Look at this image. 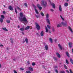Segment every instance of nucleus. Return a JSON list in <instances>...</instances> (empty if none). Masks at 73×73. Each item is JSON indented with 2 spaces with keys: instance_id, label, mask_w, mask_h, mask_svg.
I'll use <instances>...</instances> for the list:
<instances>
[{
  "instance_id": "f257e3e1",
  "label": "nucleus",
  "mask_w": 73,
  "mask_h": 73,
  "mask_svg": "<svg viewBox=\"0 0 73 73\" xmlns=\"http://www.w3.org/2000/svg\"><path fill=\"white\" fill-rule=\"evenodd\" d=\"M20 15L21 17H19V20L21 22H22V21H24L25 22V23L27 24L28 23V21L27 19V18H26V17L25 16H23V14L22 13H20Z\"/></svg>"
},
{
  "instance_id": "f03ea898",
  "label": "nucleus",
  "mask_w": 73,
  "mask_h": 73,
  "mask_svg": "<svg viewBox=\"0 0 73 73\" xmlns=\"http://www.w3.org/2000/svg\"><path fill=\"white\" fill-rule=\"evenodd\" d=\"M46 2L45 1H41V5L44 6V8H45V7H46Z\"/></svg>"
},
{
  "instance_id": "7ed1b4c3",
  "label": "nucleus",
  "mask_w": 73,
  "mask_h": 73,
  "mask_svg": "<svg viewBox=\"0 0 73 73\" xmlns=\"http://www.w3.org/2000/svg\"><path fill=\"white\" fill-rule=\"evenodd\" d=\"M35 24L36 26V28H37V30L39 31L40 30V26L37 23H35Z\"/></svg>"
},
{
  "instance_id": "20e7f679",
  "label": "nucleus",
  "mask_w": 73,
  "mask_h": 73,
  "mask_svg": "<svg viewBox=\"0 0 73 73\" xmlns=\"http://www.w3.org/2000/svg\"><path fill=\"white\" fill-rule=\"evenodd\" d=\"M33 7L34 8L35 11L36 13L38 15V14H39V13L38 12V11H37V9H36V7L34 5H33Z\"/></svg>"
},
{
  "instance_id": "39448f33",
  "label": "nucleus",
  "mask_w": 73,
  "mask_h": 73,
  "mask_svg": "<svg viewBox=\"0 0 73 73\" xmlns=\"http://www.w3.org/2000/svg\"><path fill=\"white\" fill-rule=\"evenodd\" d=\"M61 24L63 26H65V27H67L68 25H67V23L66 22L65 23L63 22L61 23Z\"/></svg>"
},
{
  "instance_id": "423d86ee",
  "label": "nucleus",
  "mask_w": 73,
  "mask_h": 73,
  "mask_svg": "<svg viewBox=\"0 0 73 73\" xmlns=\"http://www.w3.org/2000/svg\"><path fill=\"white\" fill-rule=\"evenodd\" d=\"M8 9L11 11H13V8L12 7V6L11 5L9 6Z\"/></svg>"
},
{
  "instance_id": "0eeeda50",
  "label": "nucleus",
  "mask_w": 73,
  "mask_h": 73,
  "mask_svg": "<svg viewBox=\"0 0 73 73\" xmlns=\"http://www.w3.org/2000/svg\"><path fill=\"white\" fill-rule=\"evenodd\" d=\"M25 41L26 42V44H28V39L27 38H26L25 40L23 41V43H24Z\"/></svg>"
},
{
  "instance_id": "6e6552de",
  "label": "nucleus",
  "mask_w": 73,
  "mask_h": 73,
  "mask_svg": "<svg viewBox=\"0 0 73 73\" xmlns=\"http://www.w3.org/2000/svg\"><path fill=\"white\" fill-rule=\"evenodd\" d=\"M37 6L38 8L40 10H41V9H42V7H40V5H39V4H37Z\"/></svg>"
},
{
  "instance_id": "1a4fd4ad",
  "label": "nucleus",
  "mask_w": 73,
  "mask_h": 73,
  "mask_svg": "<svg viewBox=\"0 0 73 73\" xmlns=\"http://www.w3.org/2000/svg\"><path fill=\"white\" fill-rule=\"evenodd\" d=\"M51 5L52 7L53 8H54V9H55L56 8V6L54 3H52Z\"/></svg>"
},
{
  "instance_id": "9d476101",
  "label": "nucleus",
  "mask_w": 73,
  "mask_h": 73,
  "mask_svg": "<svg viewBox=\"0 0 73 73\" xmlns=\"http://www.w3.org/2000/svg\"><path fill=\"white\" fill-rule=\"evenodd\" d=\"M72 44L71 42H69L68 43V45L69 48H72Z\"/></svg>"
},
{
  "instance_id": "9b49d317",
  "label": "nucleus",
  "mask_w": 73,
  "mask_h": 73,
  "mask_svg": "<svg viewBox=\"0 0 73 73\" xmlns=\"http://www.w3.org/2000/svg\"><path fill=\"white\" fill-rule=\"evenodd\" d=\"M59 10L60 12H62V8H61V6L59 5Z\"/></svg>"
},
{
  "instance_id": "f8f14e48",
  "label": "nucleus",
  "mask_w": 73,
  "mask_h": 73,
  "mask_svg": "<svg viewBox=\"0 0 73 73\" xmlns=\"http://www.w3.org/2000/svg\"><path fill=\"white\" fill-rule=\"evenodd\" d=\"M57 56L58 57V58H60L61 57V55L58 53V52H56V53Z\"/></svg>"
},
{
  "instance_id": "ddd939ff",
  "label": "nucleus",
  "mask_w": 73,
  "mask_h": 73,
  "mask_svg": "<svg viewBox=\"0 0 73 73\" xmlns=\"http://www.w3.org/2000/svg\"><path fill=\"white\" fill-rule=\"evenodd\" d=\"M66 54L67 56L69 58L70 57V56H69V53H68V52H66Z\"/></svg>"
},
{
  "instance_id": "4468645a",
  "label": "nucleus",
  "mask_w": 73,
  "mask_h": 73,
  "mask_svg": "<svg viewBox=\"0 0 73 73\" xmlns=\"http://www.w3.org/2000/svg\"><path fill=\"white\" fill-rule=\"evenodd\" d=\"M29 70H31L32 72L33 71V68L32 67H29Z\"/></svg>"
},
{
  "instance_id": "2eb2a0df",
  "label": "nucleus",
  "mask_w": 73,
  "mask_h": 73,
  "mask_svg": "<svg viewBox=\"0 0 73 73\" xmlns=\"http://www.w3.org/2000/svg\"><path fill=\"white\" fill-rule=\"evenodd\" d=\"M46 21L48 24L50 25V20H49V19H46Z\"/></svg>"
},
{
  "instance_id": "dca6fc26",
  "label": "nucleus",
  "mask_w": 73,
  "mask_h": 73,
  "mask_svg": "<svg viewBox=\"0 0 73 73\" xmlns=\"http://www.w3.org/2000/svg\"><path fill=\"white\" fill-rule=\"evenodd\" d=\"M40 35L41 36H44V32L43 31H42L40 33Z\"/></svg>"
},
{
  "instance_id": "f3484780",
  "label": "nucleus",
  "mask_w": 73,
  "mask_h": 73,
  "mask_svg": "<svg viewBox=\"0 0 73 73\" xmlns=\"http://www.w3.org/2000/svg\"><path fill=\"white\" fill-rule=\"evenodd\" d=\"M58 46H59L60 49H61V50H62V47L61 46V45H60V44H58Z\"/></svg>"
},
{
  "instance_id": "a211bd4d",
  "label": "nucleus",
  "mask_w": 73,
  "mask_h": 73,
  "mask_svg": "<svg viewBox=\"0 0 73 73\" xmlns=\"http://www.w3.org/2000/svg\"><path fill=\"white\" fill-rule=\"evenodd\" d=\"M68 29H69L70 31H71V32H72V33H73V31H72V29L71 27H70V26H69Z\"/></svg>"
},
{
  "instance_id": "6ab92c4d",
  "label": "nucleus",
  "mask_w": 73,
  "mask_h": 73,
  "mask_svg": "<svg viewBox=\"0 0 73 73\" xmlns=\"http://www.w3.org/2000/svg\"><path fill=\"white\" fill-rule=\"evenodd\" d=\"M2 29L4 30V31H8L6 28H3Z\"/></svg>"
},
{
  "instance_id": "aec40b11",
  "label": "nucleus",
  "mask_w": 73,
  "mask_h": 73,
  "mask_svg": "<svg viewBox=\"0 0 73 73\" xmlns=\"http://www.w3.org/2000/svg\"><path fill=\"white\" fill-rule=\"evenodd\" d=\"M70 60L71 64H73V60H72V58H70Z\"/></svg>"
},
{
  "instance_id": "412c9836",
  "label": "nucleus",
  "mask_w": 73,
  "mask_h": 73,
  "mask_svg": "<svg viewBox=\"0 0 73 73\" xmlns=\"http://www.w3.org/2000/svg\"><path fill=\"white\" fill-rule=\"evenodd\" d=\"M45 48L46 50H48V45H46L45 47Z\"/></svg>"
},
{
  "instance_id": "4be33fe9",
  "label": "nucleus",
  "mask_w": 73,
  "mask_h": 73,
  "mask_svg": "<svg viewBox=\"0 0 73 73\" xmlns=\"http://www.w3.org/2000/svg\"><path fill=\"white\" fill-rule=\"evenodd\" d=\"M0 21L1 23L3 22V19L2 18H0Z\"/></svg>"
},
{
  "instance_id": "5701e85b",
  "label": "nucleus",
  "mask_w": 73,
  "mask_h": 73,
  "mask_svg": "<svg viewBox=\"0 0 73 73\" xmlns=\"http://www.w3.org/2000/svg\"><path fill=\"white\" fill-rule=\"evenodd\" d=\"M29 29V26H28L26 27L25 28V30H28V29Z\"/></svg>"
},
{
  "instance_id": "b1692460",
  "label": "nucleus",
  "mask_w": 73,
  "mask_h": 73,
  "mask_svg": "<svg viewBox=\"0 0 73 73\" xmlns=\"http://www.w3.org/2000/svg\"><path fill=\"white\" fill-rule=\"evenodd\" d=\"M49 41L51 42V43H53V40L52 38H49Z\"/></svg>"
},
{
  "instance_id": "393cba45",
  "label": "nucleus",
  "mask_w": 73,
  "mask_h": 73,
  "mask_svg": "<svg viewBox=\"0 0 73 73\" xmlns=\"http://www.w3.org/2000/svg\"><path fill=\"white\" fill-rule=\"evenodd\" d=\"M17 8L18 10H19V11H21V9H20V8L18 6H17Z\"/></svg>"
},
{
  "instance_id": "a878e982",
  "label": "nucleus",
  "mask_w": 73,
  "mask_h": 73,
  "mask_svg": "<svg viewBox=\"0 0 73 73\" xmlns=\"http://www.w3.org/2000/svg\"><path fill=\"white\" fill-rule=\"evenodd\" d=\"M45 29H46V32L47 33L48 32V29L47 28V27H46V26L45 27Z\"/></svg>"
},
{
  "instance_id": "bb28decb",
  "label": "nucleus",
  "mask_w": 73,
  "mask_h": 73,
  "mask_svg": "<svg viewBox=\"0 0 73 73\" xmlns=\"http://www.w3.org/2000/svg\"><path fill=\"white\" fill-rule=\"evenodd\" d=\"M20 29L21 31H24V28H21Z\"/></svg>"
},
{
  "instance_id": "cd10ccee",
  "label": "nucleus",
  "mask_w": 73,
  "mask_h": 73,
  "mask_svg": "<svg viewBox=\"0 0 73 73\" xmlns=\"http://www.w3.org/2000/svg\"><path fill=\"white\" fill-rule=\"evenodd\" d=\"M11 42L12 44L13 43V40L12 39V38H10Z\"/></svg>"
},
{
  "instance_id": "c85d7f7f",
  "label": "nucleus",
  "mask_w": 73,
  "mask_h": 73,
  "mask_svg": "<svg viewBox=\"0 0 73 73\" xmlns=\"http://www.w3.org/2000/svg\"><path fill=\"white\" fill-rule=\"evenodd\" d=\"M64 5L65 7H67V6L68 5V3H66L64 4Z\"/></svg>"
},
{
  "instance_id": "c756f323",
  "label": "nucleus",
  "mask_w": 73,
  "mask_h": 73,
  "mask_svg": "<svg viewBox=\"0 0 73 73\" xmlns=\"http://www.w3.org/2000/svg\"><path fill=\"white\" fill-rule=\"evenodd\" d=\"M46 19H48L49 18V14H47V15H46Z\"/></svg>"
},
{
  "instance_id": "7c9ffc66",
  "label": "nucleus",
  "mask_w": 73,
  "mask_h": 73,
  "mask_svg": "<svg viewBox=\"0 0 73 73\" xmlns=\"http://www.w3.org/2000/svg\"><path fill=\"white\" fill-rule=\"evenodd\" d=\"M10 20H6L7 23L8 24H9V23H10Z\"/></svg>"
},
{
  "instance_id": "2f4dec72",
  "label": "nucleus",
  "mask_w": 73,
  "mask_h": 73,
  "mask_svg": "<svg viewBox=\"0 0 73 73\" xmlns=\"http://www.w3.org/2000/svg\"><path fill=\"white\" fill-rule=\"evenodd\" d=\"M1 18H2V19H4V18H5V17H4V15H1Z\"/></svg>"
},
{
  "instance_id": "473e14b6",
  "label": "nucleus",
  "mask_w": 73,
  "mask_h": 73,
  "mask_svg": "<svg viewBox=\"0 0 73 73\" xmlns=\"http://www.w3.org/2000/svg\"><path fill=\"white\" fill-rule=\"evenodd\" d=\"M35 16L37 19H38V18H39V17H40V15H35Z\"/></svg>"
},
{
  "instance_id": "72a5a7b5",
  "label": "nucleus",
  "mask_w": 73,
  "mask_h": 73,
  "mask_svg": "<svg viewBox=\"0 0 73 73\" xmlns=\"http://www.w3.org/2000/svg\"><path fill=\"white\" fill-rule=\"evenodd\" d=\"M66 62L67 64H69V62L68 61V60L66 59Z\"/></svg>"
},
{
  "instance_id": "f704fd0d",
  "label": "nucleus",
  "mask_w": 73,
  "mask_h": 73,
  "mask_svg": "<svg viewBox=\"0 0 73 73\" xmlns=\"http://www.w3.org/2000/svg\"><path fill=\"white\" fill-rule=\"evenodd\" d=\"M60 73H65V72L64 71H60Z\"/></svg>"
},
{
  "instance_id": "c9c22d12",
  "label": "nucleus",
  "mask_w": 73,
  "mask_h": 73,
  "mask_svg": "<svg viewBox=\"0 0 73 73\" xmlns=\"http://www.w3.org/2000/svg\"><path fill=\"white\" fill-rule=\"evenodd\" d=\"M24 5L26 7H28V5H27V3H25Z\"/></svg>"
},
{
  "instance_id": "e433bc0d",
  "label": "nucleus",
  "mask_w": 73,
  "mask_h": 73,
  "mask_svg": "<svg viewBox=\"0 0 73 73\" xmlns=\"http://www.w3.org/2000/svg\"><path fill=\"white\" fill-rule=\"evenodd\" d=\"M36 65V64H35V63L33 62L32 63V65L33 66H35Z\"/></svg>"
},
{
  "instance_id": "4c0bfd02",
  "label": "nucleus",
  "mask_w": 73,
  "mask_h": 73,
  "mask_svg": "<svg viewBox=\"0 0 73 73\" xmlns=\"http://www.w3.org/2000/svg\"><path fill=\"white\" fill-rule=\"evenodd\" d=\"M40 14L41 16H44V14L43 13H42V12L41 13H40Z\"/></svg>"
},
{
  "instance_id": "58836bf2",
  "label": "nucleus",
  "mask_w": 73,
  "mask_h": 73,
  "mask_svg": "<svg viewBox=\"0 0 73 73\" xmlns=\"http://www.w3.org/2000/svg\"><path fill=\"white\" fill-rule=\"evenodd\" d=\"M31 72L29 71H27L26 72V73H31Z\"/></svg>"
},
{
  "instance_id": "ea45409f",
  "label": "nucleus",
  "mask_w": 73,
  "mask_h": 73,
  "mask_svg": "<svg viewBox=\"0 0 73 73\" xmlns=\"http://www.w3.org/2000/svg\"><path fill=\"white\" fill-rule=\"evenodd\" d=\"M55 72H56V73H58V70H57V69H55Z\"/></svg>"
},
{
  "instance_id": "a19ab883",
  "label": "nucleus",
  "mask_w": 73,
  "mask_h": 73,
  "mask_svg": "<svg viewBox=\"0 0 73 73\" xmlns=\"http://www.w3.org/2000/svg\"><path fill=\"white\" fill-rule=\"evenodd\" d=\"M64 67L65 69H67V67H66V66L65 65H64Z\"/></svg>"
},
{
  "instance_id": "79ce46f5",
  "label": "nucleus",
  "mask_w": 73,
  "mask_h": 73,
  "mask_svg": "<svg viewBox=\"0 0 73 73\" xmlns=\"http://www.w3.org/2000/svg\"><path fill=\"white\" fill-rule=\"evenodd\" d=\"M57 27L58 28H59L60 27H61V26L60 25L58 24V25H57Z\"/></svg>"
},
{
  "instance_id": "37998d69",
  "label": "nucleus",
  "mask_w": 73,
  "mask_h": 73,
  "mask_svg": "<svg viewBox=\"0 0 73 73\" xmlns=\"http://www.w3.org/2000/svg\"><path fill=\"white\" fill-rule=\"evenodd\" d=\"M47 27L48 28H49V29H50V26L49 25H47Z\"/></svg>"
},
{
  "instance_id": "c03bdc74",
  "label": "nucleus",
  "mask_w": 73,
  "mask_h": 73,
  "mask_svg": "<svg viewBox=\"0 0 73 73\" xmlns=\"http://www.w3.org/2000/svg\"><path fill=\"white\" fill-rule=\"evenodd\" d=\"M15 11L16 14H17V10H16V8L15 9Z\"/></svg>"
},
{
  "instance_id": "a18cd8bd",
  "label": "nucleus",
  "mask_w": 73,
  "mask_h": 73,
  "mask_svg": "<svg viewBox=\"0 0 73 73\" xmlns=\"http://www.w3.org/2000/svg\"><path fill=\"white\" fill-rule=\"evenodd\" d=\"M70 73H73V71L71 69H70Z\"/></svg>"
},
{
  "instance_id": "49530a36",
  "label": "nucleus",
  "mask_w": 73,
  "mask_h": 73,
  "mask_svg": "<svg viewBox=\"0 0 73 73\" xmlns=\"http://www.w3.org/2000/svg\"><path fill=\"white\" fill-rule=\"evenodd\" d=\"M53 58L54 60H55V61H57V58H56V57H53Z\"/></svg>"
},
{
  "instance_id": "de8ad7c7",
  "label": "nucleus",
  "mask_w": 73,
  "mask_h": 73,
  "mask_svg": "<svg viewBox=\"0 0 73 73\" xmlns=\"http://www.w3.org/2000/svg\"><path fill=\"white\" fill-rule=\"evenodd\" d=\"M20 69H21V70H24V68H20Z\"/></svg>"
},
{
  "instance_id": "09e8293b",
  "label": "nucleus",
  "mask_w": 73,
  "mask_h": 73,
  "mask_svg": "<svg viewBox=\"0 0 73 73\" xmlns=\"http://www.w3.org/2000/svg\"><path fill=\"white\" fill-rule=\"evenodd\" d=\"M52 31L53 32H54V29L53 28V27L52 28Z\"/></svg>"
},
{
  "instance_id": "8fccbe9b",
  "label": "nucleus",
  "mask_w": 73,
  "mask_h": 73,
  "mask_svg": "<svg viewBox=\"0 0 73 73\" xmlns=\"http://www.w3.org/2000/svg\"><path fill=\"white\" fill-rule=\"evenodd\" d=\"M14 73H17V72L16 70H14Z\"/></svg>"
},
{
  "instance_id": "3c124183",
  "label": "nucleus",
  "mask_w": 73,
  "mask_h": 73,
  "mask_svg": "<svg viewBox=\"0 0 73 73\" xmlns=\"http://www.w3.org/2000/svg\"><path fill=\"white\" fill-rule=\"evenodd\" d=\"M27 63H28L29 65V64H30V62H29V61H27Z\"/></svg>"
},
{
  "instance_id": "603ef678",
  "label": "nucleus",
  "mask_w": 73,
  "mask_h": 73,
  "mask_svg": "<svg viewBox=\"0 0 73 73\" xmlns=\"http://www.w3.org/2000/svg\"><path fill=\"white\" fill-rule=\"evenodd\" d=\"M50 10L52 11V12H53V11H54V10H53V9H50Z\"/></svg>"
},
{
  "instance_id": "864d4df0",
  "label": "nucleus",
  "mask_w": 73,
  "mask_h": 73,
  "mask_svg": "<svg viewBox=\"0 0 73 73\" xmlns=\"http://www.w3.org/2000/svg\"><path fill=\"white\" fill-rule=\"evenodd\" d=\"M66 72H67V73H70V72H69V71L68 70H66Z\"/></svg>"
},
{
  "instance_id": "5fc2aeb1",
  "label": "nucleus",
  "mask_w": 73,
  "mask_h": 73,
  "mask_svg": "<svg viewBox=\"0 0 73 73\" xmlns=\"http://www.w3.org/2000/svg\"><path fill=\"white\" fill-rule=\"evenodd\" d=\"M3 14H5L6 13V12H5V11H3Z\"/></svg>"
},
{
  "instance_id": "6e6d98bb",
  "label": "nucleus",
  "mask_w": 73,
  "mask_h": 73,
  "mask_svg": "<svg viewBox=\"0 0 73 73\" xmlns=\"http://www.w3.org/2000/svg\"><path fill=\"white\" fill-rule=\"evenodd\" d=\"M22 35H24V32H22Z\"/></svg>"
},
{
  "instance_id": "4d7b16f0",
  "label": "nucleus",
  "mask_w": 73,
  "mask_h": 73,
  "mask_svg": "<svg viewBox=\"0 0 73 73\" xmlns=\"http://www.w3.org/2000/svg\"><path fill=\"white\" fill-rule=\"evenodd\" d=\"M58 68V67L57 66H55L54 67V68H55V69H56L57 68Z\"/></svg>"
},
{
  "instance_id": "13d9d810",
  "label": "nucleus",
  "mask_w": 73,
  "mask_h": 73,
  "mask_svg": "<svg viewBox=\"0 0 73 73\" xmlns=\"http://www.w3.org/2000/svg\"><path fill=\"white\" fill-rule=\"evenodd\" d=\"M61 19L62 20H63V21H64V18L62 17V18H61Z\"/></svg>"
},
{
  "instance_id": "bf43d9fd",
  "label": "nucleus",
  "mask_w": 73,
  "mask_h": 73,
  "mask_svg": "<svg viewBox=\"0 0 73 73\" xmlns=\"http://www.w3.org/2000/svg\"><path fill=\"white\" fill-rule=\"evenodd\" d=\"M13 60L14 61H16V58L13 59Z\"/></svg>"
},
{
  "instance_id": "052dcab7",
  "label": "nucleus",
  "mask_w": 73,
  "mask_h": 73,
  "mask_svg": "<svg viewBox=\"0 0 73 73\" xmlns=\"http://www.w3.org/2000/svg\"><path fill=\"white\" fill-rule=\"evenodd\" d=\"M7 50H9V48L8 47H7L6 48Z\"/></svg>"
},
{
  "instance_id": "680f3d73",
  "label": "nucleus",
  "mask_w": 73,
  "mask_h": 73,
  "mask_svg": "<svg viewBox=\"0 0 73 73\" xmlns=\"http://www.w3.org/2000/svg\"><path fill=\"white\" fill-rule=\"evenodd\" d=\"M0 46H3V45L2 44H1L0 45Z\"/></svg>"
},
{
  "instance_id": "e2e57ef3",
  "label": "nucleus",
  "mask_w": 73,
  "mask_h": 73,
  "mask_svg": "<svg viewBox=\"0 0 73 73\" xmlns=\"http://www.w3.org/2000/svg\"><path fill=\"white\" fill-rule=\"evenodd\" d=\"M36 35H37V36H39V35H38V33H36Z\"/></svg>"
},
{
  "instance_id": "0e129e2a",
  "label": "nucleus",
  "mask_w": 73,
  "mask_h": 73,
  "mask_svg": "<svg viewBox=\"0 0 73 73\" xmlns=\"http://www.w3.org/2000/svg\"><path fill=\"white\" fill-rule=\"evenodd\" d=\"M18 28H20V26H19V25H18Z\"/></svg>"
},
{
  "instance_id": "69168bd1",
  "label": "nucleus",
  "mask_w": 73,
  "mask_h": 73,
  "mask_svg": "<svg viewBox=\"0 0 73 73\" xmlns=\"http://www.w3.org/2000/svg\"><path fill=\"white\" fill-rule=\"evenodd\" d=\"M60 16L61 18L62 19V16H61V15H60Z\"/></svg>"
},
{
  "instance_id": "338daca9",
  "label": "nucleus",
  "mask_w": 73,
  "mask_h": 73,
  "mask_svg": "<svg viewBox=\"0 0 73 73\" xmlns=\"http://www.w3.org/2000/svg\"><path fill=\"white\" fill-rule=\"evenodd\" d=\"M72 53H73V48L72 49Z\"/></svg>"
},
{
  "instance_id": "774afa93",
  "label": "nucleus",
  "mask_w": 73,
  "mask_h": 73,
  "mask_svg": "<svg viewBox=\"0 0 73 73\" xmlns=\"http://www.w3.org/2000/svg\"><path fill=\"white\" fill-rule=\"evenodd\" d=\"M48 73H50V71H48Z\"/></svg>"
}]
</instances>
